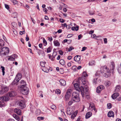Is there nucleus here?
<instances>
[{
    "label": "nucleus",
    "mask_w": 121,
    "mask_h": 121,
    "mask_svg": "<svg viewBox=\"0 0 121 121\" xmlns=\"http://www.w3.org/2000/svg\"><path fill=\"white\" fill-rule=\"evenodd\" d=\"M101 72L106 77H108L110 75V72L109 69L106 66L101 68Z\"/></svg>",
    "instance_id": "nucleus-1"
},
{
    "label": "nucleus",
    "mask_w": 121,
    "mask_h": 121,
    "mask_svg": "<svg viewBox=\"0 0 121 121\" xmlns=\"http://www.w3.org/2000/svg\"><path fill=\"white\" fill-rule=\"evenodd\" d=\"M72 100L73 101L78 102L80 100V98L78 93L76 92H73L72 94Z\"/></svg>",
    "instance_id": "nucleus-2"
},
{
    "label": "nucleus",
    "mask_w": 121,
    "mask_h": 121,
    "mask_svg": "<svg viewBox=\"0 0 121 121\" xmlns=\"http://www.w3.org/2000/svg\"><path fill=\"white\" fill-rule=\"evenodd\" d=\"M0 51V55H6L9 53V48L6 47L2 48Z\"/></svg>",
    "instance_id": "nucleus-3"
},
{
    "label": "nucleus",
    "mask_w": 121,
    "mask_h": 121,
    "mask_svg": "<svg viewBox=\"0 0 121 121\" xmlns=\"http://www.w3.org/2000/svg\"><path fill=\"white\" fill-rule=\"evenodd\" d=\"M21 88V92L22 94L24 95H26L28 94L29 90L27 87L26 86L23 87Z\"/></svg>",
    "instance_id": "nucleus-4"
},
{
    "label": "nucleus",
    "mask_w": 121,
    "mask_h": 121,
    "mask_svg": "<svg viewBox=\"0 0 121 121\" xmlns=\"http://www.w3.org/2000/svg\"><path fill=\"white\" fill-rule=\"evenodd\" d=\"M71 89H69L67 91L65 95V100L66 101H68L71 96Z\"/></svg>",
    "instance_id": "nucleus-5"
},
{
    "label": "nucleus",
    "mask_w": 121,
    "mask_h": 121,
    "mask_svg": "<svg viewBox=\"0 0 121 121\" xmlns=\"http://www.w3.org/2000/svg\"><path fill=\"white\" fill-rule=\"evenodd\" d=\"M17 104L19 106V108L21 109H23L26 107L24 102L22 100L18 101Z\"/></svg>",
    "instance_id": "nucleus-6"
},
{
    "label": "nucleus",
    "mask_w": 121,
    "mask_h": 121,
    "mask_svg": "<svg viewBox=\"0 0 121 121\" xmlns=\"http://www.w3.org/2000/svg\"><path fill=\"white\" fill-rule=\"evenodd\" d=\"M9 90L8 88L6 86L2 87L0 90V94H3L4 93L6 92Z\"/></svg>",
    "instance_id": "nucleus-7"
},
{
    "label": "nucleus",
    "mask_w": 121,
    "mask_h": 121,
    "mask_svg": "<svg viewBox=\"0 0 121 121\" xmlns=\"http://www.w3.org/2000/svg\"><path fill=\"white\" fill-rule=\"evenodd\" d=\"M17 56L16 54H14V55H12L10 56L9 57V58L8 59V60H10L13 61H14L15 60V59L16 58H17Z\"/></svg>",
    "instance_id": "nucleus-8"
},
{
    "label": "nucleus",
    "mask_w": 121,
    "mask_h": 121,
    "mask_svg": "<svg viewBox=\"0 0 121 121\" xmlns=\"http://www.w3.org/2000/svg\"><path fill=\"white\" fill-rule=\"evenodd\" d=\"M104 86L103 85H100L98 87L96 90V92L98 93H100L101 91L104 89Z\"/></svg>",
    "instance_id": "nucleus-9"
},
{
    "label": "nucleus",
    "mask_w": 121,
    "mask_h": 121,
    "mask_svg": "<svg viewBox=\"0 0 121 121\" xmlns=\"http://www.w3.org/2000/svg\"><path fill=\"white\" fill-rule=\"evenodd\" d=\"M9 97L7 96H4V97L2 96L0 98V100L3 101H8L9 100Z\"/></svg>",
    "instance_id": "nucleus-10"
},
{
    "label": "nucleus",
    "mask_w": 121,
    "mask_h": 121,
    "mask_svg": "<svg viewBox=\"0 0 121 121\" xmlns=\"http://www.w3.org/2000/svg\"><path fill=\"white\" fill-rule=\"evenodd\" d=\"M14 112L17 115H20L21 114L22 112L21 110L19 108H16L14 109Z\"/></svg>",
    "instance_id": "nucleus-11"
},
{
    "label": "nucleus",
    "mask_w": 121,
    "mask_h": 121,
    "mask_svg": "<svg viewBox=\"0 0 121 121\" xmlns=\"http://www.w3.org/2000/svg\"><path fill=\"white\" fill-rule=\"evenodd\" d=\"M22 77V74L20 73H18L16 75L15 78V80H16L18 82L21 78Z\"/></svg>",
    "instance_id": "nucleus-12"
},
{
    "label": "nucleus",
    "mask_w": 121,
    "mask_h": 121,
    "mask_svg": "<svg viewBox=\"0 0 121 121\" xmlns=\"http://www.w3.org/2000/svg\"><path fill=\"white\" fill-rule=\"evenodd\" d=\"M108 116L109 117H113L114 116V112L112 111H109L108 113Z\"/></svg>",
    "instance_id": "nucleus-13"
},
{
    "label": "nucleus",
    "mask_w": 121,
    "mask_h": 121,
    "mask_svg": "<svg viewBox=\"0 0 121 121\" xmlns=\"http://www.w3.org/2000/svg\"><path fill=\"white\" fill-rule=\"evenodd\" d=\"M16 93L14 91H10L8 95L10 97H13L16 95Z\"/></svg>",
    "instance_id": "nucleus-14"
},
{
    "label": "nucleus",
    "mask_w": 121,
    "mask_h": 121,
    "mask_svg": "<svg viewBox=\"0 0 121 121\" xmlns=\"http://www.w3.org/2000/svg\"><path fill=\"white\" fill-rule=\"evenodd\" d=\"M119 95V94L118 93H115L113 94L112 95V98L113 99H115Z\"/></svg>",
    "instance_id": "nucleus-15"
},
{
    "label": "nucleus",
    "mask_w": 121,
    "mask_h": 121,
    "mask_svg": "<svg viewBox=\"0 0 121 121\" xmlns=\"http://www.w3.org/2000/svg\"><path fill=\"white\" fill-rule=\"evenodd\" d=\"M60 82L62 86H65L66 84L65 81L63 79H61L59 81Z\"/></svg>",
    "instance_id": "nucleus-16"
},
{
    "label": "nucleus",
    "mask_w": 121,
    "mask_h": 121,
    "mask_svg": "<svg viewBox=\"0 0 121 121\" xmlns=\"http://www.w3.org/2000/svg\"><path fill=\"white\" fill-rule=\"evenodd\" d=\"M20 83L21 84V88L23 87L26 86V82H25L24 80H21V81Z\"/></svg>",
    "instance_id": "nucleus-17"
},
{
    "label": "nucleus",
    "mask_w": 121,
    "mask_h": 121,
    "mask_svg": "<svg viewBox=\"0 0 121 121\" xmlns=\"http://www.w3.org/2000/svg\"><path fill=\"white\" fill-rule=\"evenodd\" d=\"M80 59V56L79 55H77L74 57V60L76 61H78Z\"/></svg>",
    "instance_id": "nucleus-18"
},
{
    "label": "nucleus",
    "mask_w": 121,
    "mask_h": 121,
    "mask_svg": "<svg viewBox=\"0 0 121 121\" xmlns=\"http://www.w3.org/2000/svg\"><path fill=\"white\" fill-rule=\"evenodd\" d=\"M92 113L91 112H88L86 113L85 118L86 119L92 116Z\"/></svg>",
    "instance_id": "nucleus-19"
},
{
    "label": "nucleus",
    "mask_w": 121,
    "mask_h": 121,
    "mask_svg": "<svg viewBox=\"0 0 121 121\" xmlns=\"http://www.w3.org/2000/svg\"><path fill=\"white\" fill-rule=\"evenodd\" d=\"M72 113V109L69 108H68L67 109V114L70 115Z\"/></svg>",
    "instance_id": "nucleus-20"
},
{
    "label": "nucleus",
    "mask_w": 121,
    "mask_h": 121,
    "mask_svg": "<svg viewBox=\"0 0 121 121\" xmlns=\"http://www.w3.org/2000/svg\"><path fill=\"white\" fill-rule=\"evenodd\" d=\"M4 42L3 40H0V49L4 45Z\"/></svg>",
    "instance_id": "nucleus-21"
},
{
    "label": "nucleus",
    "mask_w": 121,
    "mask_h": 121,
    "mask_svg": "<svg viewBox=\"0 0 121 121\" xmlns=\"http://www.w3.org/2000/svg\"><path fill=\"white\" fill-rule=\"evenodd\" d=\"M121 86L119 85H118L116 86L115 89V92H118L121 89Z\"/></svg>",
    "instance_id": "nucleus-22"
},
{
    "label": "nucleus",
    "mask_w": 121,
    "mask_h": 121,
    "mask_svg": "<svg viewBox=\"0 0 121 121\" xmlns=\"http://www.w3.org/2000/svg\"><path fill=\"white\" fill-rule=\"evenodd\" d=\"M54 46L59 47L60 46V43L57 40L54 41Z\"/></svg>",
    "instance_id": "nucleus-23"
},
{
    "label": "nucleus",
    "mask_w": 121,
    "mask_h": 121,
    "mask_svg": "<svg viewBox=\"0 0 121 121\" xmlns=\"http://www.w3.org/2000/svg\"><path fill=\"white\" fill-rule=\"evenodd\" d=\"M13 117L17 120L19 121L20 120V118L18 116L15 114H13Z\"/></svg>",
    "instance_id": "nucleus-24"
},
{
    "label": "nucleus",
    "mask_w": 121,
    "mask_h": 121,
    "mask_svg": "<svg viewBox=\"0 0 121 121\" xmlns=\"http://www.w3.org/2000/svg\"><path fill=\"white\" fill-rule=\"evenodd\" d=\"M74 88L76 90H78L79 89V86L78 84L76 83L74 84Z\"/></svg>",
    "instance_id": "nucleus-25"
},
{
    "label": "nucleus",
    "mask_w": 121,
    "mask_h": 121,
    "mask_svg": "<svg viewBox=\"0 0 121 121\" xmlns=\"http://www.w3.org/2000/svg\"><path fill=\"white\" fill-rule=\"evenodd\" d=\"M115 67V64L114 62H112L111 63L110 65V69L112 70H113Z\"/></svg>",
    "instance_id": "nucleus-26"
},
{
    "label": "nucleus",
    "mask_w": 121,
    "mask_h": 121,
    "mask_svg": "<svg viewBox=\"0 0 121 121\" xmlns=\"http://www.w3.org/2000/svg\"><path fill=\"white\" fill-rule=\"evenodd\" d=\"M60 63L62 65H64L65 64V62L63 59H61L59 61Z\"/></svg>",
    "instance_id": "nucleus-27"
},
{
    "label": "nucleus",
    "mask_w": 121,
    "mask_h": 121,
    "mask_svg": "<svg viewBox=\"0 0 121 121\" xmlns=\"http://www.w3.org/2000/svg\"><path fill=\"white\" fill-rule=\"evenodd\" d=\"M79 29V27L78 26H77L76 27L73 26L72 28L71 29L73 30H76V31H78Z\"/></svg>",
    "instance_id": "nucleus-28"
},
{
    "label": "nucleus",
    "mask_w": 121,
    "mask_h": 121,
    "mask_svg": "<svg viewBox=\"0 0 121 121\" xmlns=\"http://www.w3.org/2000/svg\"><path fill=\"white\" fill-rule=\"evenodd\" d=\"M95 107L94 104L92 103H91L90 104L89 108L90 109L91 108H93Z\"/></svg>",
    "instance_id": "nucleus-29"
},
{
    "label": "nucleus",
    "mask_w": 121,
    "mask_h": 121,
    "mask_svg": "<svg viewBox=\"0 0 121 121\" xmlns=\"http://www.w3.org/2000/svg\"><path fill=\"white\" fill-rule=\"evenodd\" d=\"M87 88V87H86L84 88L83 86H81L80 87H79V90L78 91H81L82 90H84V89L85 88V89H86Z\"/></svg>",
    "instance_id": "nucleus-30"
},
{
    "label": "nucleus",
    "mask_w": 121,
    "mask_h": 121,
    "mask_svg": "<svg viewBox=\"0 0 121 121\" xmlns=\"http://www.w3.org/2000/svg\"><path fill=\"white\" fill-rule=\"evenodd\" d=\"M47 52V53H48L50 52L51 51L52 49L51 47L50 46L48 48L46 49Z\"/></svg>",
    "instance_id": "nucleus-31"
},
{
    "label": "nucleus",
    "mask_w": 121,
    "mask_h": 121,
    "mask_svg": "<svg viewBox=\"0 0 121 121\" xmlns=\"http://www.w3.org/2000/svg\"><path fill=\"white\" fill-rule=\"evenodd\" d=\"M1 70L2 71V72L3 73V75H4L5 74V72H4V70H5V68L3 66H1Z\"/></svg>",
    "instance_id": "nucleus-32"
},
{
    "label": "nucleus",
    "mask_w": 121,
    "mask_h": 121,
    "mask_svg": "<svg viewBox=\"0 0 121 121\" xmlns=\"http://www.w3.org/2000/svg\"><path fill=\"white\" fill-rule=\"evenodd\" d=\"M95 39L98 40H102L101 36H100L96 37Z\"/></svg>",
    "instance_id": "nucleus-33"
},
{
    "label": "nucleus",
    "mask_w": 121,
    "mask_h": 121,
    "mask_svg": "<svg viewBox=\"0 0 121 121\" xmlns=\"http://www.w3.org/2000/svg\"><path fill=\"white\" fill-rule=\"evenodd\" d=\"M17 13L16 12H14L12 14V16H13V17L15 18L17 17Z\"/></svg>",
    "instance_id": "nucleus-34"
},
{
    "label": "nucleus",
    "mask_w": 121,
    "mask_h": 121,
    "mask_svg": "<svg viewBox=\"0 0 121 121\" xmlns=\"http://www.w3.org/2000/svg\"><path fill=\"white\" fill-rule=\"evenodd\" d=\"M46 63L45 62L41 61L40 62V65L42 67H44L45 65V64Z\"/></svg>",
    "instance_id": "nucleus-35"
},
{
    "label": "nucleus",
    "mask_w": 121,
    "mask_h": 121,
    "mask_svg": "<svg viewBox=\"0 0 121 121\" xmlns=\"http://www.w3.org/2000/svg\"><path fill=\"white\" fill-rule=\"evenodd\" d=\"M4 105L5 103L3 101H0V107H3L4 106Z\"/></svg>",
    "instance_id": "nucleus-36"
},
{
    "label": "nucleus",
    "mask_w": 121,
    "mask_h": 121,
    "mask_svg": "<svg viewBox=\"0 0 121 121\" xmlns=\"http://www.w3.org/2000/svg\"><path fill=\"white\" fill-rule=\"evenodd\" d=\"M16 80H15V78L14 81L12 82V85H14L16 84L17 82H18V81H17Z\"/></svg>",
    "instance_id": "nucleus-37"
},
{
    "label": "nucleus",
    "mask_w": 121,
    "mask_h": 121,
    "mask_svg": "<svg viewBox=\"0 0 121 121\" xmlns=\"http://www.w3.org/2000/svg\"><path fill=\"white\" fill-rule=\"evenodd\" d=\"M55 92L58 94H60L61 93V91L60 90L57 89L56 90Z\"/></svg>",
    "instance_id": "nucleus-38"
},
{
    "label": "nucleus",
    "mask_w": 121,
    "mask_h": 121,
    "mask_svg": "<svg viewBox=\"0 0 121 121\" xmlns=\"http://www.w3.org/2000/svg\"><path fill=\"white\" fill-rule=\"evenodd\" d=\"M99 72L97 71L96 72V73L95 74V78L99 77Z\"/></svg>",
    "instance_id": "nucleus-39"
},
{
    "label": "nucleus",
    "mask_w": 121,
    "mask_h": 121,
    "mask_svg": "<svg viewBox=\"0 0 121 121\" xmlns=\"http://www.w3.org/2000/svg\"><path fill=\"white\" fill-rule=\"evenodd\" d=\"M95 63V62L94 61L92 60L89 63V65H94Z\"/></svg>",
    "instance_id": "nucleus-40"
},
{
    "label": "nucleus",
    "mask_w": 121,
    "mask_h": 121,
    "mask_svg": "<svg viewBox=\"0 0 121 121\" xmlns=\"http://www.w3.org/2000/svg\"><path fill=\"white\" fill-rule=\"evenodd\" d=\"M82 85H85L86 86V82L85 80H84L82 81Z\"/></svg>",
    "instance_id": "nucleus-41"
},
{
    "label": "nucleus",
    "mask_w": 121,
    "mask_h": 121,
    "mask_svg": "<svg viewBox=\"0 0 121 121\" xmlns=\"http://www.w3.org/2000/svg\"><path fill=\"white\" fill-rule=\"evenodd\" d=\"M11 2L13 3L14 4H18V2L15 0H12L11 1Z\"/></svg>",
    "instance_id": "nucleus-42"
},
{
    "label": "nucleus",
    "mask_w": 121,
    "mask_h": 121,
    "mask_svg": "<svg viewBox=\"0 0 121 121\" xmlns=\"http://www.w3.org/2000/svg\"><path fill=\"white\" fill-rule=\"evenodd\" d=\"M51 108L52 109L55 110L56 109V107L54 105H52L51 106Z\"/></svg>",
    "instance_id": "nucleus-43"
},
{
    "label": "nucleus",
    "mask_w": 121,
    "mask_h": 121,
    "mask_svg": "<svg viewBox=\"0 0 121 121\" xmlns=\"http://www.w3.org/2000/svg\"><path fill=\"white\" fill-rule=\"evenodd\" d=\"M82 76L84 77H86L87 76V75L86 72H84L82 74Z\"/></svg>",
    "instance_id": "nucleus-44"
},
{
    "label": "nucleus",
    "mask_w": 121,
    "mask_h": 121,
    "mask_svg": "<svg viewBox=\"0 0 121 121\" xmlns=\"http://www.w3.org/2000/svg\"><path fill=\"white\" fill-rule=\"evenodd\" d=\"M98 78V77L96 78L95 79H94L93 80V83L94 84H95L97 83V81Z\"/></svg>",
    "instance_id": "nucleus-45"
},
{
    "label": "nucleus",
    "mask_w": 121,
    "mask_h": 121,
    "mask_svg": "<svg viewBox=\"0 0 121 121\" xmlns=\"http://www.w3.org/2000/svg\"><path fill=\"white\" fill-rule=\"evenodd\" d=\"M37 119L39 121H40V120H42L44 119V118L43 117H37Z\"/></svg>",
    "instance_id": "nucleus-46"
},
{
    "label": "nucleus",
    "mask_w": 121,
    "mask_h": 121,
    "mask_svg": "<svg viewBox=\"0 0 121 121\" xmlns=\"http://www.w3.org/2000/svg\"><path fill=\"white\" fill-rule=\"evenodd\" d=\"M72 26L71 25H67V28L68 29H69L71 28H72Z\"/></svg>",
    "instance_id": "nucleus-47"
},
{
    "label": "nucleus",
    "mask_w": 121,
    "mask_h": 121,
    "mask_svg": "<svg viewBox=\"0 0 121 121\" xmlns=\"http://www.w3.org/2000/svg\"><path fill=\"white\" fill-rule=\"evenodd\" d=\"M43 43H44V46H46L47 44V43L46 40L44 39H43Z\"/></svg>",
    "instance_id": "nucleus-48"
},
{
    "label": "nucleus",
    "mask_w": 121,
    "mask_h": 121,
    "mask_svg": "<svg viewBox=\"0 0 121 121\" xmlns=\"http://www.w3.org/2000/svg\"><path fill=\"white\" fill-rule=\"evenodd\" d=\"M59 71L61 73H63L64 72V70L62 68L60 69Z\"/></svg>",
    "instance_id": "nucleus-49"
},
{
    "label": "nucleus",
    "mask_w": 121,
    "mask_h": 121,
    "mask_svg": "<svg viewBox=\"0 0 121 121\" xmlns=\"http://www.w3.org/2000/svg\"><path fill=\"white\" fill-rule=\"evenodd\" d=\"M74 49L72 47H69V48L68 49V51L69 52H70L72 49Z\"/></svg>",
    "instance_id": "nucleus-50"
},
{
    "label": "nucleus",
    "mask_w": 121,
    "mask_h": 121,
    "mask_svg": "<svg viewBox=\"0 0 121 121\" xmlns=\"http://www.w3.org/2000/svg\"><path fill=\"white\" fill-rule=\"evenodd\" d=\"M107 106L108 108L109 109L111 108L112 107V105L111 104H107Z\"/></svg>",
    "instance_id": "nucleus-51"
},
{
    "label": "nucleus",
    "mask_w": 121,
    "mask_h": 121,
    "mask_svg": "<svg viewBox=\"0 0 121 121\" xmlns=\"http://www.w3.org/2000/svg\"><path fill=\"white\" fill-rule=\"evenodd\" d=\"M81 92L82 97H83L84 96V90H82Z\"/></svg>",
    "instance_id": "nucleus-52"
},
{
    "label": "nucleus",
    "mask_w": 121,
    "mask_h": 121,
    "mask_svg": "<svg viewBox=\"0 0 121 121\" xmlns=\"http://www.w3.org/2000/svg\"><path fill=\"white\" fill-rule=\"evenodd\" d=\"M73 103V100L70 101L68 103V105L69 106L71 105Z\"/></svg>",
    "instance_id": "nucleus-53"
},
{
    "label": "nucleus",
    "mask_w": 121,
    "mask_h": 121,
    "mask_svg": "<svg viewBox=\"0 0 121 121\" xmlns=\"http://www.w3.org/2000/svg\"><path fill=\"white\" fill-rule=\"evenodd\" d=\"M89 12L90 15H93L94 14V12L93 11H91L90 10L89 11Z\"/></svg>",
    "instance_id": "nucleus-54"
},
{
    "label": "nucleus",
    "mask_w": 121,
    "mask_h": 121,
    "mask_svg": "<svg viewBox=\"0 0 121 121\" xmlns=\"http://www.w3.org/2000/svg\"><path fill=\"white\" fill-rule=\"evenodd\" d=\"M104 43L105 44H106L107 43V39L106 38H104Z\"/></svg>",
    "instance_id": "nucleus-55"
},
{
    "label": "nucleus",
    "mask_w": 121,
    "mask_h": 121,
    "mask_svg": "<svg viewBox=\"0 0 121 121\" xmlns=\"http://www.w3.org/2000/svg\"><path fill=\"white\" fill-rule=\"evenodd\" d=\"M59 53L61 55H62L63 54V53L61 50H60L59 51Z\"/></svg>",
    "instance_id": "nucleus-56"
},
{
    "label": "nucleus",
    "mask_w": 121,
    "mask_h": 121,
    "mask_svg": "<svg viewBox=\"0 0 121 121\" xmlns=\"http://www.w3.org/2000/svg\"><path fill=\"white\" fill-rule=\"evenodd\" d=\"M5 8L8 9H9V5H8L5 4Z\"/></svg>",
    "instance_id": "nucleus-57"
},
{
    "label": "nucleus",
    "mask_w": 121,
    "mask_h": 121,
    "mask_svg": "<svg viewBox=\"0 0 121 121\" xmlns=\"http://www.w3.org/2000/svg\"><path fill=\"white\" fill-rule=\"evenodd\" d=\"M25 33V30L22 31H20V35H22L23 34H24Z\"/></svg>",
    "instance_id": "nucleus-58"
},
{
    "label": "nucleus",
    "mask_w": 121,
    "mask_h": 121,
    "mask_svg": "<svg viewBox=\"0 0 121 121\" xmlns=\"http://www.w3.org/2000/svg\"><path fill=\"white\" fill-rule=\"evenodd\" d=\"M29 39V38L28 37V35H26V41H28Z\"/></svg>",
    "instance_id": "nucleus-59"
},
{
    "label": "nucleus",
    "mask_w": 121,
    "mask_h": 121,
    "mask_svg": "<svg viewBox=\"0 0 121 121\" xmlns=\"http://www.w3.org/2000/svg\"><path fill=\"white\" fill-rule=\"evenodd\" d=\"M91 37L93 38H95V37L96 36V35L95 34H91Z\"/></svg>",
    "instance_id": "nucleus-60"
},
{
    "label": "nucleus",
    "mask_w": 121,
    "mask_h": 121,
    "mask_svg": "<svg viewBox=\"0 0 121 121\" xmlns=\"http://www.w3.org/2000/svg\"><path fill=\"white\" fill-rule=\"evenodd\" d=\"M86 48H87L85 47H83L82 48V50H81V51H83L85 50L86 49Z\"/></svg>",
    "instance_id": "nucleus-61"
},
{
    "label": "nucleus",
    "mask_w": 121,
    "mask_h": 121,
    "mask_svg": "<svg viewBox=\"0 0 121 121\" xmlns=\"http://www.w3.org/2000/svg\"><path fill=\"white\" fill-rule=\"evenodd\" d=\"M93 109L92 110V111H93V110L95 112H96L97 111V110L96 109V108L95 107L93 108Z\"/></svg>",
    "instance_id": "nucleus-62"
},
{
    "label": "nucleus",
    "mask_w": 121,
    "mask_h": 121,
    "mask_svg": "<svg viewBox=\"0 0 121 121\" xmlns=\"http://www.w3.org/2000/svg\"><path fill=\"white\" fill-rule=\"evenodd\" d=\"M59 20L60 22L62 23H63L64 22V20L62 18H60L59 19Z\"/></svg>",
    "instance_id": "nucleus-63"
},
{
    "label": "nucleus",
    "mask_w": 121,
    "mask_h": 121,
    "mask_svg": "<svg viewBox=\"0 0 121 121\" xmlns=\"http://www.w3.org/2000/svg\"><path fill=\"white\" fill-rule=\"evenodd\" d=\"M72 69L74 70H75V69H76V66H73L72 67Z\"/></svg>",
    "instance_id": "nucleus-64"
}]
</instances>
